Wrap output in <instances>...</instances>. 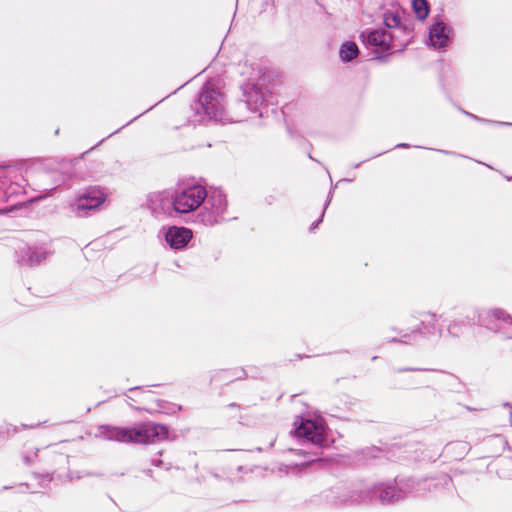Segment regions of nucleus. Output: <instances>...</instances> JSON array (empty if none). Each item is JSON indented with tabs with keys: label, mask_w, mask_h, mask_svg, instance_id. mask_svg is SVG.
<instances>
[{
	"label": "nucleus",
	"mask_w": 512,
	"mask_h": 512,
	"mask_svg": "<svg viewBox=\"0 0 512 512\" xmlns=\"http://www.w3.org/2000/svg\"><path fill=\"white\" fill-rule=\"evenodd\" d=\"M336 495L330 497V500L334 504H346V503H354L352 501V496L357 495V491L352 492L351 494H348L345 491H335ZM326 498H329V495H326Z\"/></svg>",
	"instance_id": "obj_17"
},
{
	"label": "nucleus",
	"mask_w": 512,
	"mask_h": 512,
	"mask_svg": "<svg viewBox=\"0 0 512 512\" xmlns=\"http://www.w3.org/2000/svg\"><path fill=\"white\" fill-rule=\"evenodd\" d=\"M330 200H331V194L329 195V198H328V201L326 202L325 208L327 207V205H329Z\"/></svg>",
	"instance_id": "obj_23"
},
{
	"label": "nucleus",
	"mask_w": 512,
	"mask_h": 512,
	"mask_svg": "<svg viewBox=\"0 0 512 512\" xmlns=\"http://www.w3.org/2000/svg\"><path fill=\"white\" fill-rule=\"evenodd\" d=\"M358 47L354 42L347 41L340 48V57L344 62H349L358 55Z\"/></svg>",
	"instance_id": "obj_15"
},
{
	"label": "nucleus",
	"mask_w": 512,
	"mask_h": 512,
	"mask_svg": "<svg viewBox=\"0 0 512 512\" xmlns=\"http://www.w3.org/2000/svg\"><path fill=\"white\" fill-rule=\"evenodd\" d=\"M172 200V195L167 191L153 192L148 195L147 201L153 212L163 211Z\"/></svg>",
	"instance_id": "obj_14"
},
{
	"label": "nucleus",
	"mask_w": 512,
	"mask_h": 512,
	"mask_svg": "<svg viewBox=\"0 0 512 512\" xmlns=\"http://www.w3.org/2000/svg\"><path fill=\"white\" fill-rule=\"evenodd\" d=\"M418 482L409 479L395 483H380L370 489L357 491V495L352 496V501L357 503H369L378 500L383 504H390L399 501L406 496L417 492Z\"/></svg>",
	"instance_id": "obj_2"
},
{
	"label": "nucleus",
	"mask_w": 512,
	"mask_h": 512,
	"mask_svg": "<svg viewBox=\"0 0 512 512\" xmlns=\"http://www.w3.org/2000/svg\"><path fill=\"white\" fill-rule=\"evenodd\" d=\"M105 201V195L99 190H92L80 195L71 204V209L78 216H84L88 211L95 210Z\"/></svg>",
	"instance_id": "obj_9"
},
{
	"label": "nucleus",
	"mask_w": 512,
	"mask_h": 512,
	"mask_svg": "<svg viewBox=\"0 0 512 512\" xmlns=\"http://www.w3.org/2000/svg\"><path fill=\"white\" fill-rule=\"evenodd\" d=\"M407 145L406 144H399L397 145V147H406Z\"/></svg>",
	"instance_id": "obj_24"
},
{
	"label": "nucleus",
	"mask_w": 512,
	"mask_h": 512,
	"mask_svg": "<svg viewBox=\"0 0 512 512\" xmlns=\"http://www.w3.org/2000/svg\"><path fill=\"white\" fill-rule=\"evenodd\" d=\"M323 216H324V212L321 213V219L313 226V229L316 228L317 225L321 222Z\"/></svg>",
	"instance_id": "obj_21"
},
{
	"label": "nucleus",
	"mask_w": 512,
	"mask_h": 512,
	"mask_svg": "<svg viewBox=\"0 0 512 512\" xmlns=\"http://www.w3.org/2000/svg\"><path fill=\"white\" fill-rule=\"evenodd\" d=\"M202 208L197 219L205 226H214L225 219L228 202L226 195L220 189L207 191V197L201 204Z\"/></svg>",
	"instance_id": "obj_4"
},
{
	"label": "nucleus",
	"mask_w": 512,
	"mask_h": 512,
	"mask_svg": "<svg viewBox=\"0 0 512 512\" xmlns=\"http://www.w3.org/2000/svg\"><path fill=\"white\" fill-rule=\"evenodd\" d=\"M5 174L6 171L4 169H0V190H2V188L6 185ZM5 195L6 192L0 191V198L4 197Z\"/></svg>",
	"instance_id": "obj_19"
},
{
	"label": "nucleus",
	"mask_w": 512,
	"mask_h": 512,
	"mask_svg": "<svg viewBox=\"0 0 512 512\" xmlns=\"http://www.w3.org/2000/svg\"><path fill=\"white\" fill-rule=\"evenodd\" d=\"M412 7L416 17L424 20L429 14V5L426 0H412Z\"/></svg>",
	"instance_id": "obj_16"
},
{
	"label": "nucleus",
	"mask_w": 512,
	"mask_h": 512,
	"mask_svg": "<svg viewBox=\"0 0 512 512\" xmlns=\"http://www.w3.org/2000/svg\"><path fill=\"white\" fill-rule=\"evenodd\" d=\"M242 101L248 112L256 114L258 118L263 116V110L266 108L272 98L266 89L264 80L259 78L257 81L248 80L242 85Z\"/></svg>",
	"instance_id": "obj_5"
},
{
	"label": "nucleus",
	"mask_w": 512,
	"mask_h": 512,
	"mask_svg": "<svg viewBox=\"0 0 512 512\" xmlns=\"http://www.w3.org/2000/svg\"><path fill=\"white\" fill-rule=\"evenodd\" d=\"M478 324L491 331H503L512 338V317L502 309L481 311L478 315Z\"/></svg>",
	"instance_id": "obj_8"
},
{
	"label": "nucleus",
	"mask_w": 512,
	"mask_h": 512,
	"mask_svg": "<svg viewBox=\"0 0 512 512\" xmlns=\"http://www.w3.org/2000/svg\"><path fill=\"white\" fill-rule=\"evenodd\" d=\"M383 20H384V24L386 27L396 28L401 23V16L397 11H395V12L389 11L384 14Z\"/></svg>",
	"instance_id": "obj_18"
},
{
	"label": "nucleus",
	"mask_w": 512,
	"mask_h": 512,
	"mask_svg": "<svg viewBox=\"0 0 512 512\" xmlns=\"http://www.w3.org/2000/svg\"><path fill=\"white\" fill-rule=\"evenodd\" d=\"M207 197V190L202 185H191L175 191L172 204L176 213L187 214L197 210Z\"/></svg>",
	"instance_id": "obj_7"
},
{
	"label": "nucleus",
	"mask_w": 512,
	"mask_h": 512,
	"mask_svg": "<svg viewBox=\"0 0 512 512\" xmlns=\"http://www.w3.org/2000/svg\"><path fill=\"white\" fill-rule=\"evenodd\" d=\"M292 472H296L298 470V467L297 466H293L291 468H289Z\"/></svg>",
	"instance_id": "obj_22"
},
{
	"label": "nucleus",
	"mask_w": 512,
	"mask_h": 512,
	"mask_svg": "<svg viewBox=\"0 0 512 512\" xmlns=\"http://www.w3.org/2000/svg\"><path fill=\"white\" fill-rule=\"evenodd\" d=\"M49 252L43 248L25 246L18 252L19 262L25 265H37L47 258Z\"/></svg>",
	"instance_id": "obj_13"
},
{
	"label": "nucleus",
	"mask_w": 512,
	"mask_h": 512,
	"mask_svg": "<svg viewBox=\"0 0 512 512\" xmlns=\"http://www.w3.org/2000/svg\"><path fill=\"white\" fill-rule=\"evenodd\" d=\"M168 428L162 424L145 422L132 428L101 425L97 428L95 437L103 440H114L124 443L148 444L168 438Z\"/></svg>",
	"instance_id": "obj_1"
},
{
	"label": "nucleus",
	"mask_w": 512,
	"mask_h": 512,
	"mask_svg": "<svg viewBox=\"0 0 512 512\" xmlns=\"http://www.w3.org/2000/svg\"><path fill=\"white\" fill-rule=\"evenodd\" d=\"M360 37L366 46L374 47L376 53H384L391 48L392 35L384 29L363 32Z\"/></svg>",
	"instance_id": "obj_11"
},
{
	"label": "nucleus",
	"mask_w": 512,
	"mask_h": 512,
	"mask_svg": "<svg viewBox=\"0 0 512 512\" xmlns=\"http://www.w3.org/2000/svg\"><path fill=\"white\" fill-rule=\"evenodd\" d=\"M194 109L199 116V121L215 120L226 123L241 122L249 119L246 115L227 117L225 114L224 96L214 89L210 83L204 85Z\"/></svg>",
	"instance_id": "obj_3"
},
{
	"label": "nucleus",
	"mask_w": 512,
	"mask_h": 512,
	"mask_svg": "<svg viewBox=\"0 0 512 512\" xmlns=\"http://www.w3.org/2000/svg\"><path fill=\"white\" fill-rule=\"evenodd\" d=\"M448 331H449L450 333H453V331H452V327H451V326H449Z\"/></svg>",
	"instance_id": "obj_25"
},
{
	"label": "nucleus",
	"mask_w": 512,
	"mask_h": 512,
	"mask_svg": "<svg viewBox=\"0 0 512 512\" xmlns=\"http://www.w3.org/2000/svg\"><path fill=\"white\" fill-rule=\"evenodd\" d=\"M164 237L171 249L181 250L193 237L192 231L186 227L170 226L165 229Z\"/></svg>",
	"instance_id": "obj_12"
},
{
	"label": "nucleus",
	"mask_w": 512,
	"mask_h": 512,
	"mask_svg": "<svg viewBox=\"0 0 512 512\" xmlns=\"http://www.w3.org/2000/svg\"><path fill=\"white\" fill-rule=\"evenodd\" d=\"M407 339H409V340H410V337H409L408 335H406V334H405V335H403V336H402V339H400L399 341H401V342H407Z\"/></svg>",
	"instance_id": "obj_20"
},
{
	"label": "nucleus",
	"mask_w": 512,
	"mask_h": 512,
	"mask_svg": "<svg viewBox=\"0 0 512 512\" xmlns=\"http://www.w3.org/2000/svg\"><path fill=\"white\" fill-rule=\"evenodd\" d=\"M295 436L304 443L323 447L328 444L326 425L322 418H302L295 422Z\"/></svg>",
	"instance_id": "obj_6"
},
{
	"label": "nucleus",
	"mask_w": 512,
	"mask_h": 512,
	"mask_svg": "<svg viewBox=\"0 0 512 512\" xmlns=\"http://www.w3.org/2000/svg\"><path fill=\"white\" fill-rule=\"evenodd\" d=\"M452 29L441 18H434L429 28V43L435 49H442L449 45Z\"/></svg>",
	"instance_id": "obj_10"
}]
</instances>
